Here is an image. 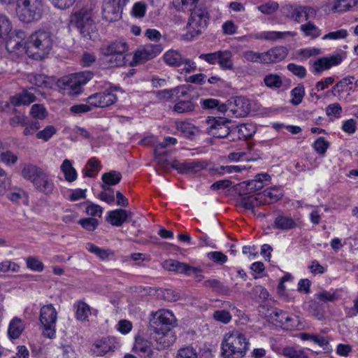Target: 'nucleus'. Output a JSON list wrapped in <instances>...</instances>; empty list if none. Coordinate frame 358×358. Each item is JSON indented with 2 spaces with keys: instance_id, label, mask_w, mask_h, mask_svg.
<instances>
[{
  "instance_id": "nucleus-1",
  "label": "nucleus",
  "mask_w": 358,
  "mask_h": 358,
  "mask_svg": "<svg viewBox=\"0 0 358 358\" xmlns=\"http://www.w3.org/2000/svg\"><path fill=\"white\" fill-rule=\"evenodd\" d=\"M199 0H173V4L178 10L190 11L187 23L192 36L201 34L207 27L209 15L206 8L196 6Z\"/></svg>"
},
{
  "instance_id": "nucleus-2",
  "label": "nucleus",
  "mask_w": 358,
  "mask_h": 358,
  "mask_svg": "<svg viewBox=\"0 0 358 358\" xmlns=\"http://www.w3.org/2000/svg\"><path fill=\"white\" fill-rule=\"evenodd\" d=\"M248 349L245 335L238 331L227 334L222 342L223 358H243Z\"/></svg>"
},
{
  "instance_id": "nucleus-3",
  "label": "nucleus",
  "mask_w": 358,
  "mask_h": 358,
  "mask_svg": "<svg viewBox=\"0 0 358 358\" xmlns=\"http://www.w3.org/2000/svg\"><path fill=\"white\" fill-rule=\"evenodd\" d=\"M53 43V36L50 31H36L27 42V53L36 59L44 58L52 50Z\"/></svg>"
},
{
  "instance_id": "nucleus-4",
  "label": "nucleus",
  "mask_w": 358,
  "mask_h": 358,
  "mask_svg": "<svg viewBox=\"0 0 358 358\" xmlns=\"http://www.w3.org/2000/svg\"><path fill=\"white\" fill-rule=\"evenodd\" d=\"M93 76L92 71L78 72L59 78L56 85L63 94L76 96L82 92L83 85L90 81Z\"/></svg>"
},
{
  "instance_id": "nucleus-5",
  "label": "nucleus",
  "mask_w": 358,
  "mask_h": 358,
  "mask_svg": "<svg viewBox=\"0 0 358 358\" xmlns=\"http://www.w3.org/2000/svg\"><path fill=\"white\" fill-rule=\"evenodd\" d=\"M43 12V0H17L16 14L21 22L31 23L38 21Z\"/></svg>"
},
{
  "instance_id": "nucleus-6",
  "label": "nucleus",
  "mask_w": 358,
  "mask_h": 358,
  "mask_svg": "<svg viewBox=\"0 0 358 358\" xmlns=\"http://www.w3.org/2000/svg\"><path fill=\"white\" fill-rule=\"evenodd\" d=\"M70 24L86 39H91V34L96 30L92 11L87 8H82L73 13L70 16Z\"/></svg>"
},
{
  "instance_id": "nucleus-7",
  "label": "nucleus",
  "mask_w": 358,
  "mask_h": 358,
  "mask_svg": "<svg viewBox=\"0 0 358 358\" xmlns=\"http://www.w3.org/2000/svg\"><path fill=\"white\" fill-rule=\"evenodd\" d=\"M127 50V43L122 41H115L103 44L100 48L101 53L110 57L108 62H110L111 66H122L126 64L125 53Z\"/></svg>"
},
{
  "instance_id": "nucleus-8",
  "label": "nucleus",
  "mask_w": 358,
  "mask_h": 358,
  "mask_svg": "<svg viewBox=\"0 0 358 358\" xmlns=\"http://www.w3.org/2000/svg\"><path fill=\"white\" fill-rule=\"evenodd\" d=\"M177 325V320L169 310L157 312L150 319L148 329L150 333H174L173 328Z\"/></svg>"
},
{
  "instance_id": "nucleus-9",
  "label": "nucleus",
  "mask_w": 358,
  "mask_h": 358,
  "mask_svg": "<svg viewBox=\"0 0 358 358\" xmlns=\"http://www.w3.org/2000/svg\"><path fill=\"white\" fill-rule=\"evenodd\" d=\"M57 313L52 304L42 306L39 320L43 326V334L45 337L52 338L55 336V325Z\"/></svg>"
},
{
  "instance_id": "nucleus-10",
  "label": "nucleus",
  "mask_w": 358,
  "mask_h": 358,
  "mask_svg": "<svg viewBox=\"0 0 358 358\" xmlns=\"http://www.w3.org/2000/svg\"><path fill=\"white\" fill-rule=\"evenodd\" d=\"M206 123L209 125L207 128V134L215 138H227L230 132L229 124L231 122L227 118L208 117Z\"/></svg>"
},
{
  "instance_id": "nucleus-11",
  "label": "nucleus",
  "mask_w": 358,
  "mask_h": 358,
  "mask_svg": "<svg viewBox=\"0 0 358 358\" xmlns=\"http://www.w3.org/2000/svg\"><path fill=\"white\" fill-rule=\"evenodd\" d=\"M129 0H105L103 8V17L108 22H115L122 17L124 7Z\"/></svg>"
},
{
  "instance_id": "nucleus-12",
  "label": "nucleus",
  "mask_w": 358,
  "mask_h": 358,
  "mask_svg": "<svg viewBox=\"0 0 358 358\" xmlns=\"http://www.w3.org/2000/svg\"><path fill=\"white\" fill-rule=\"evenodd\" d=\"M26 35L22 31L10 32L8 36H6L4 41L6 49L8 52L21 55L27 52V42L24 41Z\"/></svg>"
},
{
  "instance_id": "nucleus-13",
  "label": "nucleus",
  "mask_w": 358,
  "mask_h": 358,
  "mask_svg": "<svg viewBox=\"0 0 358 358\" xmlns=\"http://www.w3.org/2000/svg\"><path fill=\"white\" fill-rule=\"evenodd\" d=\"M163 50L160 43L145 44L141 49L138 50L134 55V62L136 64H143L155 57Z\"/></svg>"
},
{
  "instance_id": "nucleus-14",
  "label": "nucleus",
  "mask_w": 358,
  "mask_h": 358,
  "mask_svg": "<svg viewBox=\"0 0 358 358\" xmlns=\"http://www.w3.org/2000/svg\"><path fill=\"white\" fill-rule=\"evenodd\" d=\"M229 110L236 117L247 116L251 109L250 101L243 96L231 97L229 99Z\"/></svg>"
},
{
  "instance_id": "nucleus-15",
  "label": "nucleus",
  "mask_w": 358,
  "mask_h": 358,
  "mask_svg": "<svg viewBox=\"0 0 358 358\" xmlns=\"http://www.w3.org/2000/svg\"><path fill=\"white\" fill-rule=\"evenodd\" d=\"M207 164L203 161H191L180 162L174 159L171 162V168L178 171L180 174L197 173L206 168Z\"/></svg>"
},
{
  "instance_id": "nucleus-16",
  "label": "nucleus",
  "mask_w": 358,
  "mask_h": 358,
  "mask_svg": "<svg viewBox=\"0 0 358 358\" xmlns=\"http://www.w3.org/2000/svg\"><path fill=\"white\" fill-rule=\"evenodd\" d=\"M342 61L343 57L339 54L318 58L313 64V73L315 74L321 73L334 66L340 64Z\"/></svg>"
},
{
  "instance_id": "nucleus-17",
  "label": "nucleus",
  "mask_w": 358,
  "mask_h": 358,
  "mask_svg": "<svg viewBox=\"0 0 358 358\" xmlns=\"http://www.w3.org/2000/svg\"><path fill=\"white\" fill-rule=\"evenodd\" d=\"M151 339L155 342V346L158 350H163L172 345L176 340L175 333H150Z\"/></svg>"
},
{
  "instance_id": "nucleus-18",
  "label": "nucleus",
  "mask_w": 358,
  "mask_h": 358,
  "mask_svg": "<svg viewBox=\"0 0 358 358\" xmlns=\"http://www.w3.org/2000/svg\"><path fill=\"white\" fill-rule=\"evenodd\" d=\"M165 269L169 271H175L179 273H185L191 275L199 271V268L191 266L185 263L180 262L174 259L166 260L164 263Z\"/></svg>"
},
{
  "instance_id": "nucleus-19",
  "label": "nucleus",
  "mask_w": 358,
  "mask_h": 358,
  "mask_svg": "<svg viewBox=\"0 0 358 358\" xmlns=\"http://www.w3.org/2000/svg\"><path fill=\"white\" fill-rule=\"evenodd\" d=\"M134 213L131 211L119 208L110 210L108 213L106 221L110 222L113 226L120 227L123 223L129 220Z\"/></svg>"
},
{
  "instance_id": "nucleus-20",
  "label": "nucleus",
  "mask_w": 358,
  "mask_h": 358,
  "mask_svg": "<svg viewBox=\"0 0 358 358\" xmlns=\"http://www.w3.org/2000/svg\"><path fill=\"white\" fill-rule=\"evenodd\" d=\"M266 205V201L262 199L259 194L256 195L243 196L237 201L236 206L242 207L247 210H250L255 214V206Z\"/></svg>"
},
{
  "instance_id": "nucleus-21",
  "label": "nucleus",
  "mask_w": 358,
  "mask_h": 358,
  "mask_svg": "<svg viewBox=\"0 0 358 358\" xmlns=\"http://www.w3.org/2000/svg\"><path fill=\"white\" fill-rule=\"evenodd\" d=\"M264 64H270L284 59L288 54V50L284 46H277L264 52Z\"/></svg>"
},
{
  "instance_id": "nucleus-22",
  "label": "nucleus",
  "mask_w": 358,
  "mask_h": 358,
  "mask_svg": "<svg viewBox=\"0 0 358 358\" xmlns=\"http://www.w3.org/2000/svg\"><path fill=\"white\" fill-rule=\"evenodd\" d=\"M91 99H99L97 102L94 103V107L96 108L108 107L115 103L117 99L116 94L109 90L93 94L91 95Z\"/></svg>"
},
{
  "instance_id": "nucleus-23",
  "label": "nucleus",
  "mask_w": 358,
  "mask_h": 358,
  "mask_svg": "<svg viewBox=\"0 0 358 358\" xmlns=\"http://www.w3.org/2000/svg\"><path fill=\"white\" fill-rule=\"evenodd\" d=\"M33 184L38 191L46 194L52 193L54 189V183L52 179L43 170L38 175Z\"/></svg>"
},
{
  "instance_id": "nucleus-24",
  "label": "nucleus",
  "mask_w": 358,
  "mask_h": 358,
  "mask_svg": "<svg viewBox=\"0 0 358 358\" xmlns=\"http://www.w3.org/2000/svg\"><path fill=\"white\" fill-rule=\"evenodd\" d=\"M176 129L181 135L191 141L201 134V130L191 122L181 121L176 123Z\"/></svg>"
},
{
  "instance_id": "nucleus-25",
  "label": "nucleus",
  "mask_w": 358,
  "mask_h": 358,
  "mask_svg": "<svg viewBox=\"0 0 358 358\" xmlns=\"http://www.w3.org/2000/svg\"><path fill=\"white\" fill-rule=\"evenodd\" d=\"M114 348L113 340L106 338L96 341L92 345V351L96 356H103L107 352L113 350Z\"/></svg>"
},
{
  "instance_id": "nucleus-26",
  "label": "nucleus",
  "mask_w": 358,
  "mask_h": 358,
  "mask_svg": "<svg viewBox=\"0 0 358 358\" xmlns=\"http://www.w3.org/2000/svg\"><path fill=\"white\" fill-rule=\"evenodd\" d=\"M36 96L29 91L24 90L15 96H10V103L14 106L29 105L36 101Z\"/></svg>"
},
{
  "instance_id": "nucleus-27",
  "label": "nucleus",
  "mask_w": 358,
  "mask_h": 358,
  "mask_svg": "<svg viewBox=\"0 0 358 358\" xmlns=\"http://www.w3.org/2000/svg\"><path fill=\"white\" fill-rule=\"evenodd\" d=\"M239 195L243 196L251 194L263 188L264 185L262 180L255 178V180L244 181L240 184Z\"/></svg>"
},
{
  "instance_id": "nucleus-28",
  "label": "nucleus",
  "mask_w": 358,
  "mask_h": 358,
  "mask_svg": "<svg viewBox=\"0 0 358 358\" xmlns=\"http://www.w3.org/2000/svg\"><path fill=\"white\" fill-rule=\"evenodd\" d=\"M164 62L171 66H180L184 64L185 57L177 50H169L163 56Z\"/></svg>"
},
{
  "instance_id": "nucleus-29",
  "label": "nucleus",
  "mask_w": 358,
  "mask_h": 358,
  "mask_svg": "<svg viewBox=\"0 0 358 358\" xmlns=\"http://www.w3.org/2000/svg\"><path fill=\"white\" fill-rule=\"evenodd\" d=\"M259 195L262 200L266 201V205L279 201L283 196L282 193L275 186L265 189L259 193Z\"/></svg>"
},
{
  "instance_id": "nucleus-30",
  "label": "nucleus",
  "mask_w": 358,
  "mask_h": 358,
  "mask_svg": "<svg viewBox=\"0 0 358 358\" xmlns=\"http://www.w3.org/2000/svg\"><path fill=\"white\" fill-rule=\"evenodd\" d=\"M24 329V324L22 320L14 317L10 322L8 334L10 339H17L20 337Z\"/></svg>"
},
{
  "instance_id": "nucleus-31",
  "label": "nucleus",
  "mask_w": 358,
  "mask_h": 358,
  "mask_svg": "<svg viewBox=\"0 0 358 358\" xmlns=\"http://www.w3.org/2000/svg\"><path fill=\"white\" fill-rule=\"evenodd\" d=\"M296 227V223L291 217L279 215L274 220V227L278 229L289 230Z\"/></svg>"
},
{
  "instance_id": "nucleus-32",
  "label": "nucleus",
  "mask_w": 358,
  "mask_h": 358,
  "mask_svg": "<svg viewBox=\"0 0 358 358\" xmlns=\"http://www.w3.org/2000/svg\"><path fill=\"white\" fill-rule=\"evenodd\" d=\"M198 107V105L192 100H180L173 106V111L179 114L189 113Z\"/></svg>"
},
{
  "instance_id": "nucleus-33",
  "label": "nucleus",
  "mask_w": 358,
  "mask_h": 358,
  "mask_svg": "<svg viewBox=\"0 0 358 358\" xmlns=\"http://www.w3.org/2000/svg\"><path fill=\"white\" fill-rule=\"evenodd\" d=\"M133 350L144 358H151L152 350L150 343L144 340H136Z\"/></svg>"
},
{
  "instance_id": "nucleus-34",
  "label": "nucleus",
  "mask_w": 358,
  "mask_h": 358,
  "mask_svg": "<svg viewBox=\"0 0 358 358\" xmlns=\"http://www.w3.org/2000/svg\"><path fill=\"white\" fill-rule=\"evenodd\" d=\"M281 12L286 17L297 22H300L302 17L301 6L296 7L292 5H285L282 7Z\"/></svg>"
},
{
  "instance_id": "nucleus-35",
  "label": "nucleus",
  "mask_w": 358,
  "mask_h": 358,
  "mask_svg": "<svg viewBox=\"0 0 358 358\" xmlns=\"http://www.w3.org/2000/svg\"><path fill=\"white\" fill-rule=\"evenodd\" d=\"M61 171L64 175L65 180L69 182L75 181L77 178V171L73 167L72 163L69 159H64L61 165Z\"/></svg>"
},
{
  "instance_id": "nucleus-36",
  "label": "nucleus",
  "mask_w": 358,
  "mask_h": 358,
  "mask_svg": "<svg viewBox=\"0 0 358 358\" xmlns=\"http://www.w3.org/2000/svg\"><path fill=\"white\" fill-rule=\"evenodd\" d=\"M43 169L36 165L25 164L22 170V176L24 179L31 180L32 182L36 180Z\"/></svg>"
},
{
  "instance_id": "nucleus-37",
  "label": "nucleus",
  "mask_w": 358,
  "mask_h": 358,
  "mask_svg": "<svg viewBox=\"0 0 358 358\" xmlns=\"http://www.w3.org/2000/svg\"><path fill=\"white\" fill-rule=\"evenodd\" d=\"M11 31L10 21L5 15L0 13V45L3 44L6 36H8Z\"/></svg>"
},
{
  "instance_id": "nucleus-38",
  "label": "nucleus",
  "mask_w": 358,
  "mask_h": 358,
  "mask_svg": "<svg viewBox=\"0 0 358 358\" xmlns=\"http://www.w3.org/2000/svg\"><path fill=\"white\" fill-rule=\"evenodd\" d=\"M232 54L230 51H219V58L217 63L222 69H233V62L231 60Z\"/></svg>"
},
{
  "instance_id": "nucleus-39",
  "label": "nucleus",
  "mask_w": 358,
  "mask_h": 358,
  "mask_svg": "<svg viewBox=\"0 0 358 358\" xmlns=\"http://www.w3.org/2000/svg\"><path fill=\"white\" fill-rule=\"evenodd\" d=\"M101 179L103 182V185L110 187V185H115L120 182L122 174L120 172L116 171H110L104 173L102 175Z\"/></svg>"
},
{
  "instance_id": "nucleus-40",
  "label": "nucleus",
  "mask_w": 358,
  "mask_h": 358,
  "mask_svg": "<svg viewBox=\"0 0 358 358\" xmlns=\"http://www.w3.org/2000/svg\"><path fill=\"white\" fill-rule=\"evenodd\" d=\"M282 355L286 358H308L305 350L293 347L284 348Z\"/></svg>"
},
{
  "instance_id": "nucleus-41",
  "label": "nucleus",
  "mask_w": 358,
  "mask_h": 358,
  "mask_svg": "<svg viewBox=\"0 0 358 358\" xmlns=\"http://www.w3.org/2000/svg\"><path fill=\"white\" fill-rule=\"evenodd\" d=\"M305 95V89L302 84H299L291 91L292 99L290 103L294 106L299 105Z\"/></svg>"
},
{
  "instance_id": "nucleus-42",
  "label": "nucleus",
  "mask_w": 358,
  "mask_h": 358,
  "mask_svg": "<svg viewBox=\"0 0 358 358\" xmlns=\"http://www.w3.org/2000/svg\"><path fill=\"white\" fill-rule=\"evenodd\" d=\"M166 152H159L157 149L154 150L155 159L160 167L164 170L168 171L171 168V163L166 158Z\"/></svg>"
},
{
  "instance_id": "nucleus-43",
  "label": "nucleus",
  "mask_w": 358,
  "mask_h": 358,
  "mask_svg": "<svg viewBox=\"0 0 358 358\" xmlns=\"http://www.w3.org/2000/svg\"><path fill=\"white\" fill-rule=\"evenodd\" d=\"M347 1L348 0H336L332 9L337 12L346 11L358 4V0H352L346 3Z\"/></svg>"
},
{
  "instance_id": "nucleus-44",
  "label": "nucleus",
  "mask_w": 358,
  "mask_h": 358,
  "mask_svg": "<svg viewBox=\"0 0 358 358\" xmlns=\"http://www.w3.org/2000/svg\"><path fill=\"white\" fill-rule=\"evenodd\" d=\"M301 30L306 36H310L313 38H317L320 36V30L311 22L302 24L301 26Z\"/></svg>"
},
{
  "instance_id": "nucleus-45",
  "label": "nucleus",
  "mask_w": 358,
  "mask_h": 358,
  "mask_svg": "<svg viewBox=\"0 0 358 358\" xmlns=\"http://www.w3.org/2000/svg\"><path fill=\"white\" fill-rule=\"evenodd\" d=\"M47 114L48 112L43 105L36 103L31 106L30 115L34 120H43Z\"/></svg>"
},
{
  "instance_id": "nucleus-46",
  "label": "nucleus",
  "mask_w": 358,
  "mask_h": 358,
  "mask_svg": "<svg viewBox=\"0 0 358 358\" xmlns=\"http://www.w3.org/2000/svg\"><path fill=\"white\" fill-rule=\"evenodd\" d=\"M90 314V308L85 302L80 301L77 305L76 317L78 320H86Z\"/></svg>"
},
{
  "instance_id": "nucleus-47",
  "label": "nucleus",
  "mask_w": 358,
  "mask_h": 358,
  "mask_svg": "<svg viewBox=\"0 0 358 358\" xmlns=\"http://www.w3.org/2000/svg\"><path fill=\"white\" fill-rule=\"evenodd\" d=\"M13 112L15 113V115L9 119L8 123L10 126L12 127H17L19 126L24 127L26 124V121L28 119V117L18 113L15 108L13 109Z\"/></svg>"
},
{
  "instance_id": "nucleus-48",
  "label": "nucleus",
  "mask_w": 358,
  "mask_h": 358,
  "mask_svg": "<svg viewBox=\"0 0 358 358\" xmlns=\"http://www.w3.org/2000/svg\"><path fill=\"white\" fill-rule=\"evenodd\" d=\"M265 85L270 88H280L282 81L280 76L276 74H268L264 79Z\"/></svg>"
},
{
  "instance_id": "nucleus-49",
  "label": "nucleus",
  "mask_w": 358,
  "mask_h": 358,
  "mask_svg": "<svg viewBox=\"0 0 358 358\" xmlns=\"http://www.w3.org/2000/svg\"><path fill=\"white\" fill-rule=\"evenodd\" d=\"M238 127L240 131L239 135L244 140L251 138L256 132V128L252 124H243Z\"/></svg>"
},
{
  "instance_id": "nucleus-50",
  "label": "nucleus",
  "mask_w": 358,
  "mask_h": 358,
  "mask_svg": "<svg viewBox=\"0 0 358 358\" xmlns=\"http://www.w3.org/2000/svg\"><path fill=\"white\" fill-rule=\"evenodd\" d=\"M158 296L165 301L170 302L176 301L180 298V296L178 292L170 289H159L158 291Z\"/></svg>"
},
{
  "instance_id": "nucleus-51",
  "label": "nucleus",
  "mask_w": 358,
  "mask_h": 358,
  "mask_svg": "<svg viewBox=\"0 0 358 358\" xmlns=\"http://www.w3.org/2000/svg\"><path fill=\"white\" fill-rule=\"evenodd\" d=\"M264 53H259L252 50H246L243 52L242 57L248 62H259L264 64L263 59Z\"/></svg>"
},
{
  "instance_id": "nucleus-52",
  "label": "nucleus",
  "mask_w": 358,
  "mask_h": 358,
  "mask_svg": "<svg viewBox=\"0 0 358 358\" xmlns=\"http://www.w3.org/2000/svg\"><path fill=\"white\" fill-rule=\"evenodd\" d=\"M78 223L82 226L85 229L93 231L99 226V222L97 219L94 217L83 218L78 220Z\"/></svg>"
},
{
  "instance_id": "nucleus-53",
  "label": "nucleus",
  "mask_w": 358,
  "mask_h": 358,
  "mask_svg": "<svg viewBox=\"0 0 358 358\" xmlns=\"http://www.w3.org/2000/svg\"><path fill=\"white\" fill-rule=\"evenodd\" d=\"M101 187L103 188V191L99 193V198L108 203H113L115 201L113 189L105 185H102Z\"/></svg>"
},
{
  "instance_id": "nucleus-54",
  "label": "nucleus",
  "mask_w": 358,
  "mask_h": 358,
  "mask_svg": "<svg viewBox=\"0 0 358 358\" xmlns=\"http://www.w3.org/2000/svg\"><path fill=\"white\" fill-rule=\"evenodd\" d=\"M23 134L24 136L33 135L36 131L41 128V124L37 120H30L29 118L26 121Z\"/></svg>"
},
{
  "instance_id": "nucleus-55",
  "label": "nucleus",
  "mask_w": 358,
  "mask_h": 358,
  "mask_svg": "<svg viewBox=\"0 0 358 358\" xmlns=\"http://www.w3.org/2000/svg\"><path fill=\"white\" fill-rule=\"evenodd\" d=\"M313 147L318 154L324 155L329 147V143L324 137H320L314 142Z\"/></svg>"
},
{
  "instance_id": "nucleus-56",
  "label": "nucleus",
  "mask_w": 358,
  "mask_h": 358,
  "mask_svg": "<svg viewBox=\"0 0 358 358\" xmlns=\"http://www.w3.org/2000/svg\"><path fill=\"white\" fill-rule=\"evenodd\" d=\"M316 297L320 301L324 303L334 302L339 299V296L337 294V291L330 293L327 291H322L316 294Z\"/></svg>"
},
{
  "instance_id": "nucleus-57",
  "label": "nucleus",
  "mask_w": 358,
  "mask_h": 358,
  "mask_svg": "<svg viewBox=\"0 0 358 358\" xmlns=\"http://www.w3.org/2000/svg\"><path fill=\"white\" fill-rule=\"evenodd\" d=\"M85 248L89 252L95 254L101 260H104V259H107L108 257V250L100 248L98 246L94 245L93 243H87Z\"/></svg>"
},
{
  "instance_id": "nucleus-58",
  "label": "nucleus",
  "mask_w": 358,
  "mask_h": 358,
  "mask_svg": "<svg viewBox=\"0 0 358 358\" xmlns=\"http://www.w3.org/2000/svg\"><path fill=\"white\" fill-rule=\"evenodd\" d=\"M146 9V3L143 1H138L133 6L131 13L137 18H142L145 16Z\"/></svg>"
},
{
  "instance_id": "nucleus-59",
  "label": "nucleus",
  "mask_w": 358,
  "mask_h": 358,
  "mask_svg": "<svg viewBox=\"0 0 358 358\" xmlns=\"http://www.w3.org/2000/svg\"><path fill=\"white\" fill-rule=\"evenodd\" d=\"M279 8L277 2L269 1L258 6V10L266 15H271L275 12Z\"/></svg>"
},
{
  "instance_id": "nucleus-60",
  "label": "nucleus",
  "mask_w": 358,
  "mask_h": 358,
  "mask_svg": "<svg viewBox=\"0 0 358 358\" xmlns=\"http://www.w3.org/2000/svg\"><path fill=\"white\" fill-rule=\"evenodd\" d=\"M207 257L210 260L220 265L227 262L228 259L227 255L220 251L210 252Z\"/></svg>"
},
{
  "instance_id": "nucleus-61",
  "label": "nucleus",
  "mask_w": 358,
  "mask_h": 358,
  "mask_svg": "<svg viewBox=\"0 0 358 358\" xmlns=\"http://www.w3.org/2000/svg\"><path fill=\"white\" fill-rule=\"evenodd\" d=\"M27 266L29 268L38 272H41L44 268L43 262L34 257H27Z\"/></svg>"
},
{
  "instance_id": "nucleus-62",
  "label": "nucleus",
  "mask_w": 358,
  "mask_h": 358,
  "mask_svg": "<svg viewBox=\"0 0 358 358\" xmlns=\"http://www.w3.org/2000/svg\"><path fill=\"white\" fill-rule=\"evenodd\" d=\"M287 70L292 72L296 76L303 78L306 76V69L304 66L290 63L287 66Z\"/></svg>"
},
{
  "instance_id": "nucleus-63",
  "label": "nucleus",
  "mask_w": 358,
  "mask_h": 358,
  "mask_svg": "<svg viewBox=\"0 0 358 358\" xmlns=\"http://www.w3.org/2000/svg\"><path fill=\"white\" fill-rule=\"evenodd\" d=\"M56 133V129L52 126H47L44 129L39 131L36 134L38 139H43L45 141H48Z\"/></svg>"
},
{
  "instance_id": "nucleus-64",
  "label": "nucleus",
  "mask_w": 358,
  "mask_h": 358,
  "mask_svg": "<svg viewBox=\"0 0 358 358\" xmlns=\"http://www.w3.org/2000/svg\"><path fill=\"white\" fill-rule=\"evenodd\" d=\"M177 358H197V354L192 347L182 348L178 351Z\"/></svg>"
}]
</instances>
